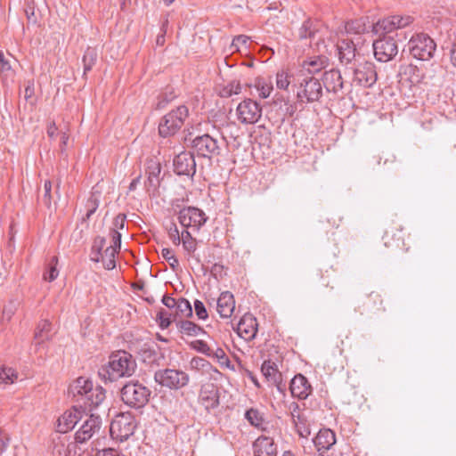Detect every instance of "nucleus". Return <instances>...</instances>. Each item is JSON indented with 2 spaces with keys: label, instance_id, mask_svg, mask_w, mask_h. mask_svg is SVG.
Wrapping results in <instances>:
<instances>
[{
  "label": "nucleus",
  "instance_id": "obj_61",
  "mask_svg": "<svg viewBox=\"0 0 456 456\" xmlns=\"http://www.w3.org/2000/svg\"><path fill=\"white\" fill-rule=\"evenodd\" d=\"M211 356L217 358L221 362V363H224V361L228 362V358H227L224 351L222 348H217L216 351L212 350Z\"/></svg>",
  "mask_w": 456,
  "mask_h": 456
},
{
  "label": "nucleus",
  "instance_id": "obj_39",
  "mask_svg": "<svg viewBox=\"0 0 456 456\" xmlns=\"http://www.w3.org/2000/svg\"><path fill=\"white\" fill-rule=\"evenodd\" d=\"M14 74L13 69L8 60L5 59L4 53L0 52V76L4 82H6L9 78H12Z\"/></svg>",
  "mask_w": 456,
  "mask_h": 456
},
{
  "label": "nucleus",
  "instance_id": "obj_13",
  "mask_svg": "<svg viewBox=\"0 0 456 456\" xmlns=\"http://www.w3.org/2000/svg\"><path fill=\"white\" fill-rule=\"evenodd\" d=\"M237 115L241 123L255 124L262 116V108L256 102L247 99L238 105Z\"/></svg>",
  "mask_w": 456,
  "mask_h": 456
},
{
  "label": "nucleus",
  "instance_id": "obj_46",
  "mask_svg": "<svg viewBox=\"0 0 456 456\" xmlns=\"http://www.w3.org/2000/svg\"><path fill=\"white\" fill-rule=\"evenodd\" d=\"M161 167L160 164L151 159L147 163L146 172L149 175V181L152 183L153 178L157 179L160 174Z\"/></svg>",
  "mask_w": 456,
  "mask_h": 456
},
{
  "label": "nucleus",
  "instance_id": "obj_8",
  "mask_svg": "<svg viewBox=\"0 0 456 456\" xmlns=\"http://www.w3.org/2000/svg\"><path fill=\"white\" fill-rule=\"evenodd\" d=\"M191 147L198 157L208 159L219 156L222 152V146L218 140L208 134L196 136L191 140Z\"/></svg>",
  "mask_w": 456,
  "mask_h": 456
},
{
  "label": "nucleus",
  "instance_id": "obj_56",
  "mask_svg": "<svg viewBox=\"0 0 456 456\" xmlns=\"http://www.w3.org/2000/svg\"><path fill=\"white\" fill-rule=\"evenodd\" d=\"M10 443L9 436L0 429V455L7 449Z\"/></svg>",
  "mask_w": 456,
  "mask_h": 456
},
{
  "label": "nucleus",
  "instance_id": "obj_18",
  "mask_svg": "<svg viewBox=\"0 0 456 456\" xmlns=\"http://www.w3.org/2000/svg\"><path fill=\"white\" fill-rule=\"evenodd\" d=\"M92 387L93 382L89 379L79 377L69 387V395L82 404Z\"/></svg>",
  "mask_w": 456,
  "mask_h": 456
},
{
  "label": "nucleus",
  "instance_id": "obj_59",
  "mask_svg": "<svg viewBox=\"0 0 456 456\" xmlns=\"http://www.w3.org/2000/svg\"><path fill=\"white\" fill-rule=\"evenodd\" d=\"M111 236H112L113 245H111L110 247H115L117 251H118V249L120 248V245H121V234L118 231H116V229H113L111 231Z\"/></svg>",
  "mask_w": 456,
  "mask_h": 456
},
{
  "label": "nucleus",
  "instance_id": "obj_14",
  "mask_svg": "<svg viewBox=\"0 0 456 456\" xmlns=\"http://www.w3.org/2000/svg\"><path fill=\"white\" fill-rule=\"evenodd\" d=\"M102 427V419L91 414L75 434V440L78 444H84L97 434Z\"/></svg>",
  "mask_w": 456,
  "mask_h": 456
},
{
  "label": "nucleus",
  "instance_id": "obj_38",
  "mask_svg": "<svg viewBox=\"0 0 456 456\" xmlns=\"http://www.w3.org/2000/svg\"><path fill=\"white\" fill-rule=\"evenodd\" d=\"M316 34L317 29L314 28L313 22L310 20H305L298 30V37L300 39L309 38L312 41L315 38Z\"/></svg>",
  "mask_w": 456,
  "mask_h": 456
},
{
  "label": "nucleus",
  "instance_id": "obj_52",
  "mask_svg": "<svg viewBox=\"0 0 456 456\" xmlns=\"http://www.w3.org/2000/svg\"><path fill=\"white\" fill-rule=\"evenodd\" d=\"M168 235L175 245L181 243V238L178 228L175 223H171L168 228Z\"/></svg>",
  "mask_w": 456,
  "mask_h": 456
},
{
  "label": "nucleus",
  "instance_id": "obj_54",
  "mask_svg": "<svg viewBox=\"0 0 456 456\" xmlns=\"http://www.w3.org/2000/svg\"><path fill=\"white\" fill-rule=\"evenodd\" d=\"M248 40H249V37L245 36V35H239L233 38L231 47L239 51L240 45H246Z\"/></svg>",
  "mask_w": 456,
  "mask_h": 456
},
{
  "label": "nucleus",
  "instance_id": "obj_7",
  "mask_svg": "<svg viewBox=\"0 0 456 456\" xmlns=\"http://www.w3.org/2000/svg\"><path fill=\"white\" fill-rule=\"evenodd\" d=\"M408 46L412 57L428 61L433 57L436 45L427 34H418L411 38Z\"/></svg>",
  "mask_w": 456,
  "mask_h": 456
},
{
  "label": "nucleus",
  "instance_id": "obj_64",
  "mask_svg": "<svg viewBox=\"0 0 456 456\" xmlns=\"http://www.w3.org/2000/svg\"><path fill=\"white\" fill-rule=\"evenodd\" d=\"M356 29V33H362V32H364L365 31V26L363 23H360V21L356 20L355 22H352L351 25H349V27L347 28V29Z\"/></svg>",
  "mask_w": 456,
  "mask_h": 456
},
{
  "label": "nucleus",
  "instance_id": "obj_31",
  "mask_svg": "<svg viewBox=\"0 0 456 456\" xmlns=\"http://www.w3.org/2000/svg\"><path fill=\"white\" fill-rule=\"evenodd\" d=\"M254 87L257 91L259 97L263 99L269 97L273 89L272 80L261 77L255 79Z\"/></svg>",
  "mask_w": 456,
  "mask_h": 456
},
{
  "label": "nucleus",
  "instance_id": "obj_60",
  "mask_svg": "<svg viewBox=\"0 0 456 456\" xmlns=\"http://www.w3.org/2000/svg\"><path fill=\"white\" fill-rule=\"evenodd\" d=\"M106 240L103 237H97L94 240L93 249H96V255H101L102 249L104 247Z\"/></svg>",
  "mask_w": 456,
  "mask_h": 456
},
{
  "label": "nucleus",
  "instance_id": "obj_5",
  "mask_svg": "<svg viewBox=\"0 0 456 456\" xmlns=\"http://www.w3.org/2000/svg\"><path fill=\"white\" fill-rule=\"evenodd\" d=\"M137 422L134 415L126 412L118 414L110 423V433L114 440L124 442L134 435Z\"/></svg>",
  "mask_w": 456,
  "mask_h": 456
},
{
  "label": "nucleus",
  "instance_id": "obj_40",
  "mask_svg": "<svg viewBox=\"0 0 456 456\" xmlns=\"http://www.w3.org/2000/svg\"><path fill=\"white\" fill-rule=\"evenodd\" d=\"M368 302L364 303V305L368 309H375L376 311H385V308L382 306L383 300L381 296L377 292H370L367 296Z\"/></svg>",
  "mask_w": 456,
  "mask_h": 456
},
{
  "label": "nucleus",
  "instance_id": "obj_25",
  "mask_svg": "<svg viewBox=\"0 0 456 456\" xmlns=\"http://www.w3.org/2000/svg\"><path fill=\"white\" fill-rule=\"evenodd\" d=\"M314 444L319 452L327 451L336 444L335 433L330 428H322L314 437Z\"/></svg>",
  "mask_w": 456,
  "mask_h": 456
},
{
  "label": "nucleus",
  "instance_id": "obj_20",
  "mask_svg": "<svg viewBox=\"0 0 456 456\" xmlns=\"http://www.w3.org/2000/svg\"><path fill=\"white\" fill-rule=\"evenodd\" d=\"M337 51L339 61L344 65H349L355 60V45L352 39H342L337 44Z\"/></svg>",
  "mask_w": 456,
  "mask_h": 456
},
{
  "label": "nucleus",
  "instance_id": "obj_43",
  "mask_svg": "<svg viewBox=\"0 0 456 456\" xmlns=\"http://www.w3.org/2000/svg\"><path fill=\"white\" fill-rule=\"evenodd\" d=\"M181 241L183 243V247L184 250L188 253H193L197 248L196 240L188 231H184L182 232Z\"/></svg>",
  "mask_w": 456,
  "mask_h": 456
},
{
  "label": "nucleus",
  "instance_id": "obj_50",
  "mask_svg": "<svg viewBox=\"0 0 456 456\" xmlns=\"http://www.w3.org/2000/svg\"><path fill=\"white\" fill-rule=\"evenodd\" d=\"M194 310L197 317L200 320H206L208 317V311L204 305V304L200 301L196 299L194 301Z\"/></svg>",
  "mask_w": 456,
  "mask_h": 456
},
{
  "label": "nucleus",
  "instance_id": "obj_1",
  "mask_svg": "<svg viewBox=\"0 0 456 456\" xmlns=\"http://www.w3.org/2000/svg\"><path fill=\"white\" fill-rule=\"evenodd\" d=\"M137 368V363L134 356L124 350L112 353L106 364L98 370V375L102 380L106 382H114L121 378L132 377Z\"/></svg>",
  "mask_w": 456,
  "mask_h": 456
},
{
  "label": "nucleus",
  "instance_id": "obj_53",
  "mask_svg": "<svg viewBox=\"0 0 456 456\" xmlns=\"http://www.w3.org/2000/svg\"><path fill=\"white\" fill-rule=\"evenodd\" d=\"M44 196H43V202L47 207H51V191H52V183L49 180H46L44 184Z\"/></svg>",
  "mask_w": 456,
  "mask_h": 456
},
{
  "label": "nucleus",
  "instance_id": "obj_26",
  "mask_svg": "<svg viewBox=\"0 0 456 456\" xmlns=\"http://www.w3.org/2000/svg\"><path fill=\"white\" fill-rule=\"evenodd\" d=\"M105 397V390L102 387H93L87 395L84 398L81 407H84L86 410L87 409L92 411L93 409L97 408L104 401Z\"/></svg>",
  "mask_w": 456,
  "mask_h": 456
},
{
  "label": "nucleus",
  "instance_id": "obj_51",
  "mask_svg": "<svg viewBox=\"0 0 456 456\" xmlns=\"http://www.w3.org/2000/svg\"><path fill=\"white\" fill-rule=\"evenodd\" d=\"M209 362L200 357H193L190 362V366L193 370H204L209 366Z\"/></svg>",
  "mask_w": 456,
  "mask_h": 456
},
{
  "label": "nucleus",
  "instance_id": "obj_28",
  "mask_svg": "<svg viewBox=\"0 0 456 456\" xmlns=\"http://www.w3.org/2000/svg\"><path fill=\"white\" fill-rule=\"evenodd\" d=\"M117 253L118 251L115 247H108L101 255L93 256L92 260L94 262L102 261L105 269L112 270L116 267L115 256Z\"/></svg>",
  "mask_w": 456,
  "mask_h": 456
},
{
  "label": "nucleus",
  "instance_id": "obj_41",
  "mask_svg": "<svg viewBox=\"0 0 456 456\" xmlns=\"http://www.w3.org/2000/svg\"><path fill=\"white\" fill-rule=\"evenodd\" d=\"M245 419L254 427H260L264 422L263 415L256 409L250 408L245 412Z\"/></svg>",
  "mask_w": 456,
  "mask_h": 456
},
{
  "label": "nucleus",
  "instance_id": "obj_10",
  "mask_svg": "<svg viewBox=\"0 0 456 456\" xmlns=\"http://www.w3.org/2000/svg\"><path fill=\"white\" fill-rule=\"evenodd\" d=\"M178 220L182 226L199 231L205 224L208 217L201 209L187 207L179 211Z\"/></svg>",
  "mask_w": 456,
  "mask_h": 456
},
{
  "label": "nucleus",
  "instance_id": "obj_44",
  "mask_svg": "<svg viewBox=\"0 0 456 456\" xmlns=\"http://www.w3.org/2000/svg\"><path fill=\"white\" fill-rule=\"evenodd\" d=\"M326 63H327L326 59L318 57V58L312 60L308 62H305L304 67L305 68V66H307V69H305V71L311 72V74L313 75V73L318 72L322 68H324L326 66Z\"/></svg>",
  "mask_w": 456,
  "mask_h": 456
},
{
  "label": "nucleus",
  "instance_id": "obj_22",
  "mask_svg": "<svg viewBox=\"0 0 456 456\" xmlns=\"http://www.w3.org/2000/svg\"><path fill=\"white\" fill-rule=\"evenodd\" d=\"M255 456H276L277 446L273 440L267 436H259L253 444Z\"/></svg>",
  "mask_w": 456,
  "mask_h": 456
},
{
  "label": "nucleus",
  "instance_id": "obj_6",
  "mask_svg": "<svg viewBox=\"0 0 456 456\" xmlns=\"http://www.w3.org/2000/svg\"><path fill=\"white\" fill-rule=\"evenodd\" d=\"M154 380L161 387L172 390H178L186 387L189 383V375L176 369L159 370L154 374Z\"/></svg>",
  "mask_w": 456,
  "mask_h": 456
},
{
  "label": "nucleus",
  "instance_id": "obj_11",
  "mask_svg": "<svg viewBox=\"0 0 456 456\" xmlns=\"http://www.w3.org/2000/svg\"><path fill=\"white\" fill-rule=\"evenodd\" d=\"M413 19L411 16L393 15L382 20H379L376 23L372 24V31L375 34L379 33H390L395 29L403 28L411 23Z\"/></svg>",
  "mask_w": 456,
  "mask_h": 456
},
{
  "label": "nucleus",
  "instance_id": "obj_34",
  "mask_svg": "<svg viewBox=\"0 0 456 456\" xmlns=\"http://www.w3.org/2000/svg\"><path fill=\"white\" fill-rule=\"evenodd\" d=\"M292 423L299 436L306 438L310 436V428L305 415H297Z\"/></svg>",
  "mask_w": 456,
  "mask_h": 456
},
{
  "label": "nucleus",
  "instance_id": "obj_2",
  "mask_svg": "<svg viewBox=\"0 0 456 456\" xmlns=\"http://www.w3.org/2000/svg\"><path fill=\"white\" fill-rule=\"evenodd\" d=\"M294 86L297 87V97L301 102H317L322 95V85L311 72L300 71L295 78Z\"/></svg>",
  "mask_w": 456,
  "mask_h": 456
},
{
  "label": "nucleus",
  "instance_id": "obj_21",
  "mask_svg": "<svg viewBox=\"0 0 456 456\" xmlns=\"http://www.w3.org/2000/svg\"><path fill=\"white\" fill-rule=\"evenodd\" d=\"M235 309V300L230 291L220 294L216 302V310L222 318H230Z\"/></svg>",
  "mask_w": 456,
  "mask_h": 456
},
{
  "label": "nucleus",
  "instance_id": "obj_12",
  "mask_svg": "<svg viewBox=\"0 0 456 456\" xmlns=\"http://www.w3.org/2000/svg\"><path fill=\"white\" fill-rule=\"evenodd\" d=\"M378 78L375 65L370 61L359 62L354 68V81L362 87L372 86Z\"/></svg>",
  "mask_w": 456,
  "mask_h": 456
},
{
  "label": "nucleus",
  "instance_id": "obj_27",
  "mask_svg": "<svg viewBox=\"0 0 456 456\" xmlns=\"http://www.w3.org/2000/svg\"><path fill=\"white\" fill-rule=\"evenodd\" d=\"M177 330L182 334L189 337H197L205 334L204 329L189 320H180L175 322Z\"/></svg>",
  "mask_w": 456,
  "mask_h": 456
},
{
  "label": "nucleus",
  "instance_id": "obj_36",
  "mask_svg": "<svg viewBox=\"0 0 456 456\" xmlns=\"http://www.w3.org/2000/svg\"><path fill=\"white\" fill-rule=\"evenodd\" d=\"M175 314L181 318H189L192 316V307L187 299L183 297L177 299Z\"/></svg>",
  "mask_w": 456,
  "mask_h": 456
},
{
  "label": "nucleus",
  "instance_id": "obj_37",
  "mask_svg": "<svg viewBox=\"0 0 456 456\" xmlns=\"http://www.w3.org/2000/svg\"><path fill=\"white\" fill-rule=\"evenodd\" d=\"M100 197L101 193L97 191H94L91 193L86 205L87 211L86 216L83 217L84 221L89 219L92 216V215L96 211L100 204Z\"/></svg>",
  "mask_w": 456,
  "mask_h": 456
},
{
  "label": "nucleus",
  "instance_id": "obj_47",
  "mask_svg": "<svg viewBox=\"0 0 456 456\" xmlns=\"http://www.w3.org/2000/svg\"><path fill=\"white\" fill-rule=\"evenodd\" d=\"M190 346L192 349H194V350H196V351H198V352H200V353H201V354H205L207 356H211L212 355V349L203 340H200V339L194 340V341L190 343Z\"/></svg>",
  "mask_w": 456,
  "mask_h": 456
},
{
  "label": "nucleus",
  "instance_id": "obj_4",
  "mask_svg": "<svg viewBox=\"0 0 456 456\" xmlns=\"http://www.w3.org/2000/svg\"><path fill=\"white\" fill-rule=\"evenodd\" d=\"M188 117L189 110L185 105H180L172 110L159 121V135L164 138L174 136L182 128Z\"/></svg>",
  "mask_w": 456,
  "mask_h": 456
},
{
  "label": "nucleus",
  "instance_id": "obj_17",
  "mask_svg": "<svg viewBox=\"0 0 456 456\" xmlns=\"http://www.w3.org/2000/svg\"><path fill=\"white\" fill-rule=\"evenodd\" d=\"M290 393L293 397L299 400L306 399L313 392L312 386L302 374H297L290 381Z\"/></svg>",
  "mask_w": 456,
  "mask_h": 456
},
{
  "label": "nucleus",
  "instance_id": "obj_16",
  "mask_svg": "<svg viewBox=\"0 0 456 456\" xmlns=\"http://www.w3.org/2000/svg\"><path fill=\"white\" fill-rule=\"evenodd\" d=\"M261 371L266 380L272 385H274L278 391L281 393L285 392L286 386L282 384V375L274 362L271 360L265 361L262 364Z\"/></svg>",
  "mask_w": 456,
  "mask_h": 456
},
{
  "label": "nucleus",
  "instance_id": "obj_63",
  "mask_svg": "<svg viewBox=\"0 0 456 456\" xmlns=\"http://www.w3.org/2000/svg\"><path fill=\"white\" fill-rule=\"evenodd\" d=\"M95 456H119V453L114 449L108 448L99 451Z\"/></svg>",
  "mask_w": 456,
  "mask_h": 456
},
{
  "label": "nucleus",
  "instance_id": "obj_29",
  "mask_svg": "<svg viewBox=\"0 0 456 456\" xmlns=\"http://www.w3.org/2000/svg\"><path fill=\"white\" fill-rule=\"evenodd\" d=\"M51 330V323L47 320H42L38 322L37 327L36 328L34 339L36 349L46 340H50L49 332Z\"/></svg>",
  "mask_w": 456,
  "mask_h": 456
},
{
  "label": "nucleus",
  "instance_id": "obj_58",
  "mask_svg": "<svg viewBox=\"0 0 456 456\" xmlns=\"http://www.w3.org/2000/svg\"><path fill=\"white\" fill-rule=\"evenodd\" d=\"M161 302L164 305H166L169 309H175V306L177 305V299L172 297L169 295H164Z\"/></svg>",
  "mask_w": 456,
  "mask_h": 456
},
{
  "label": "nucleus",
  "instance_id": "obj_19",
  "mask_svg": "<svg viewBox=\"0 0 456 456\" xmlns=\"http://www.w3.org/2000/svg\"><path fill=\"white\" fill-rule=\"evenodd\" d=\"M238 335L245 340L253 339L257 332L256 319L251 314H245L237 325Z\"/></svg>",
  "mask_w": 456,
  "mask_h": 456
},
{
  "label": "nucleus",
  "instance_id": "obj_23",
  "mask_svg": "<svg viewBox=\"0 0 456 456\" xmlns=\"http://www.w3.org/2000/svg\"><path fill=\"white\" fill-rule=\"evenodd\" d=\"M80 419V411L74 408L73 411H65L57 420V431L65 434L74 428Z\"/></svg>",
  "mask_w": 456,
  "mask_h": 456
},
{
  "label": "nucleus",
  "instance_id": "obj_32",
  "mask_svg": "<svg viewBox=\"0 0 456 456\" xmlns=\"http://www.w3.org/2000/svg\"><path fill=\"white\" fill-rule=\"evenodd\" d=\"M177 97L174 88L167 87L164 92L159 94L155 104L156 110H163L167 107Z\"/></svg>",
  "mask_w": 456,
  "mask_h": 456
},
{
  "label": "nucleus",
  "instance_id": "obj_45",
  "mask_svg": "<svg viewBox=\"0 0 456 456\" xmlns=\"http://www.w3.org/2000/svg\"><path fill=\"white\" fill-rule=\"evenodd\" d=\"M140 355L146 363H152L158 359L157 351L153 347L146 346V345L141 349Z\"/></svg>",
  "mask_w": 456,
  "mask_h": 456
},
{
  "label": "nucleus",
  "instance_id": "obj_55",
  "mask_svg": "<svg viewBox=\"0 0 456 456\" xmlns=\"http://www.w3.org/2000/svg\"><path fill=\"white\" fill-rule=\"evenodd\" d=\"M35 94V83L34 80H28L26 82L24 97L27 101L33 98Z\"/></svg>",
  "mask_w": 456,
  "mask_h": 456
},
{
  "label": "nucleus",
  "instance_id": "obj_9",
  "mask_svg": "<svg viewBox=\"0 0 456 456\" xmlns=\"http://www.w3.org/2000/svg\"><path fill=\"white\" fill-rule=\"evenodd\" d=\"M372 45L374 56L380 62H387L393 60L398 53L397 43L390 36L375 40Z\"/></svg>",
  "mask_w": 456,
  "mask_h": 456
},
{
  "label": "nucleus",
  "instance_id": "obj_42",
  "mask_svg": "<svg viewBox=\"0 0 456 456\" xmlns=\"http://www.w3.org/2000/svg\"><path fill=\"white\" fill-rule=\"evenodd\" d=\"M17 378L18 375L14 370L0 366V384H12Z\"/></svg>",
  "mask_w": 456,
  "mask_h": 456
},
{
  "label": "nucleus",
  "instance_id": "obj_24",
  "mask_svg": "<svg viewBox=\"0 0 456 456\" xmlns=\"http://www.w3.org/2000/svg\"><path fill=\"white\" fill-rule=\"evenodd\" d=\"M322 81L325 88L329 92L337 93L343 88V79L340 71L331 69L325 71L322 75Z\"/></svg>",
  "mask_w": 456,
  "mask_h": 456
},
{
  "label": "nucleus",
  "instance_id": "obj_62",
  "mask_svg": "<svg viewBox=\"0 0 456 456\" xmlns=\"http://www.w3.org/2000/svg\"><path fill=\"white\" fill-rule=\"evenodd\" d=\"M126 216L123 214L118 215L113 222L114 227L117 229H123L125 226Z\"/></svg>",
  "mask_w": 456,
  "mask_h": 456
},
{
  "label": "nucleus",
  "instance_id": "obj_30",
  "mask_svg": "<svg viewBox=\"0 0 456 456\" xmlns=\"http://www.w3.org/2000/svg\"><path fill=\"white\" fill-rule=\"evenodd\" d=\"M241 84L238 80H232L227 85L219 86L217 94L220 97L228 98L241 93Z\"/></svg>",
  "mask_w": 456,
  "mask_h": 456
},
{
  "label": "nucleus",
  "instance_id": "obj_3",
  "mask_svg": "<svg viewBox=\"0 0 456 456\" xmlns=\"http://www.w3.org/2000/svg\"><path fill=\"white\" fill-rule=\"evenodd\" d=\"M120 394L126 405L139 409L147 404L151 391L138 380H131L123 386Z\"/></svg>",
  "mask_w": 456,
  "mask_h": 456
},
{
  "label": "nucleus",
  "instance_id": "obj_33",
  "mask_svg": "<svg viewBox=\"0 0 456 456\" xmlns=\"http://www.w3.org/2000/svg\"><path fill=\"white\" fill-rule=\"evenodd\" d=\"M200 399L207 410L215 409L219 404L217 392L215 390H202L200 395Z\"/></svg>",
  "mask_w": 456,
  "mask_h": 456
},
{
  "label": "nucleus",
  "instance_id": "obj_49",
  "mask_svg": "<svg viewBox=\"0 0 456 456\" xmlns=\"http://www.w3.org/2000/svg\"><path fill=\"white\" fill-rule=\"evenodd\" d=\"M290 84L289 80V75L281 70L279 71L276 75V86L279 89H287Z\"/></svg>",
  "mask_w": 456,
  "mask_h": 456
},
{
  "label": "nucleus",
  "instance_id": "obj_15",
  "mask_svg": "<svg viewBox=\"0 0 456 456\" xmlns=\"http://www.w3.org/2000/svg\"><path fill=\"white\" fill-rule=\"evenodd\" d=\"M174 172L178 175L193 176L196 172L194 153L183 151L173 161Z\"/></svg>",
  "mask_w": 456,
  "mask_h": 456
},
{
  "label": "nucleus",
  "instance_id": "obj_57",
  "mask_svg": "<svg viewBox=\"0 0 456 456\" xmlns=\"http://www.w3.org/2000/svg\"><path fill=\"white\" fill-rule=\"evenodd\" d=\"M288 409L289 411L291 419H296L297 415H304L300 411L299 404L296 402L290 403L288 406Z\"/></svg>",
  "mask_w": 456,
  "mask_h": 456
},
{
  "label": "nucleus",
  "instance_id": "obj_48",
  "mask_svg": "<svg viewBox=\"0 0 456 456\" xmlns=\"http://www.w3.org/2000/svg\"><path fill=\"white\" fill-rule=\"evenodd\" d=\"M57 263H58L57 256H53L51 260V267H50L48 273L44 274L45 280H46L48 281H53L57 278V276L59 274V272L55 266L57 265Z\"/></svg>",
  "mask_w": 456,
  "mask_h": 456
},
{
  "label": "nucleus",
  "instance_id": "obj_35",
  "mask_svg": "<svg viewBox=\"0 0 456 456\" xmlns=\"http://www.w3.org/2000/svg\"><path fill=\"white\" fill-rule=\"evenodd\" d=\"M97 61V51L95 48L87 47L85 51L82 61L84 66V76L90 71Z\"/></svg>",
  "mask_w": 456,
  "mask_h": 456
}]
</instances>
